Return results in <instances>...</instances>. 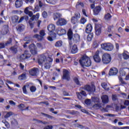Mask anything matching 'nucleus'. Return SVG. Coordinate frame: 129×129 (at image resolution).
<instances>
[{
    "label": "nucleus",
    "mask_w": 129,
    "mask_h": 129,
    "mask_svg": "<svg viewBox=\"0 0 129 129\" xmlns=\"http://www.w3.org/2000/svg\"><path fill=\"white\" fill-rule=\"evenodd\" d=\"M81 95V93H77L78 98H79L80 100H81V99H82V96Z\"/></svg>",
    "instance_id": "nucleus-55"
},
{
    "label": "nucleus",
    "mask_w": 129,
    "mask_h": 129,
    "mask_svg": "<svg viewBox=\"0 0 129 129\" xmlns=\"http://www.w3.org/2000/svg\"><path fill=\"white\" fill-rule=\"evenodd\" d=\"M101 48L105 51H112L113 50V45L110 43H103L101 44Z\"/></svg>",
    "instance_id": "nucleus-6"
},
{
    "label": "nucleus",
    "mask_w": 129,
    "mask_h": 129,
    "mask_svg": "<svg viewBox=\"0 0 129 129\" xmlns=\"http://www.w3.org/2000/svg\"><path fill=\"white\" fill-rule=\"evenodd\" d=\"M71 52L72 54H76L78 52V47L76 44L73 45L71 48Z\"/></svg>",
    "instance_id": "nucleus-20"
},
{
    "label": "nucleus",
    "mask_w": 129,
    "mask_h": 129,
    "mask_svg": "<svg viewBox=\"0 0 129 129\" xmlns=\"http://www.w3.org/2000/svg\"><path fill=\"white\" fill-rule=\"evenodd\" d=\"M33 38L37 39L38 41H42V40H43V37L41 36V35L39 34H35L33 35Z\"/></svg>",
    "instance_id": "nucleus-33"
},
{
    "label": "nucleus",
    "mask_w": 129,
    "mask_h": 129,
    "mask_svg": "<svg viewBox=\"0 0 129 129\" xmlns=\"http://www.w3.org/2000/svg\"><path fill=\"white\" fill-rule=\"evenodd\" d=\"M39 34L41 37H42V38L43 37H44V36H45V35H46V33H45V30H41L39 32Z\"/></svg>",
    "instance_id": "nucleus-48"
},
{
    "label": "nucleus",
    "mask_w": 129,
    "mask_h": 129,
    "mask_svg": "<svg viewBox=\"0 0 129 129\" xmlns=\"http://www.w3.org/2000/svg\"><path fill=\"white\" fill-rule=\"evenodd\" d=\"M18 79L19 80H24L26 79V74H22L19 76Z\"/></svg>",
    "instance_id": "nucleus-41"
},
{
    "label": "nucleus",
    "mask_w": 129,
    "mask_h": 129,
    "mask_svg": "<svg viewBox=\"0 0 129 129\" xmlns=\"http://www.w3.org/2000/svg\"><path fill=\"white\" fill-rule=\"evenodd\" d=\"M128 52H127V51H124V52L123 53V58L125 60H127V59H129V55L128 54Z\"/></svg>",
    "instance_id": "nucleus-34"
},
{
    "label": "nucleus",
    "mask_w": 129,
    "mask_h": 129,
    "mask_svg": "<svg viewBox=\"0 0 129 129\" xmlns=\"http://www.w3.org/2000/svg\"><path fill=\"white\" fill-rule=\"evenodd\" d=\"M108 108H111V106L110 105H107L105 109H104V111H105V112H107V111H108V110L107 109H108Z\"/></svg>",
    "instance_id": "nucleus-59"
},
{
    "label": "nucleus",
    "mask_w": 129,
    "mask_h": 129,
    "mask_svg": "<svg viewBox=\"0 0 129 129\" xmlns=\"http://www.w3.org/2000/svg\"><path fill=\"white\" fill-rule=\"evenodd\" d=\"M95 31L96 35H97V36H99V35L101 34V26L100 25V26L98 27V25H96Z\"/></svg>",
    "instance_id": "nucleus-23"
},
{
    "label": "nucleus",
    "mask_w": 129,
    "mask_h": 129,
    "mask_svg": "<svg viewBox=\"0 0 129 129\" xmlns=\"http://www.w3.org/2000/svg\"><path fill=\"white\" fill-rule=\"evenodd\" d=\"M25 1L26 4H29V3H30V4H34L35 0H25Z\"/></svg>",
    "instance_id": "nucleus-57"
},
{
    "label": "nucleus",
    "mask_w": 129,
    "mask_h": 129,
    "mask_svg": "<svg viewBox=\"0 0 129 129\" xmlns=\"http://www.w3.org/2000/svg\"><path fill=\"white\" fill-rule=\"evenodd\" d=\"M29 49L32 55H36V54H37V48H36V46H35L34 44H31L29 46Z\"/></svg>",
    "instance_id": "nucleus-16"
},
{
    "label": "nucleus",
    "mask_w": 129,
    "mask_h": 129,
    "mask_svg": "<svg viewBox=\"0 0 129 129\" xmlns=\"http://www.w3.org/2000/svg\"><path fill=\"white\" fill-rule=\"evenodd\" d=\"M11 123H12L13 124H18V121L16 119L13 118L11 120Z\"/></svg>",
    "instance_id": "nucleus-49"
},
{
    "label": "nucleus",
    "mask_w": 129,
    "mask_h": 129,
    "mask_svg": "<svg viewBox=\"0 0 129 129\" xmlns=\"http://www.w3.org/2000/svg\"><path fill=\"white\" fill-rule=\"evenodd\" d=\"M102 62L103 64H109L111 62V56L108 53H104L102 56Z\"/></svg>",
    "instance_id": "nucleus-4"
},
{
    "label": "nucleus",
    "mask_w": 129,
    "mask_h": 129,
    "mask_svg": "<svg viewBox=\"0 0 129 129\" xmlns=\"http://www.w3.org/2000/svg\"><path fill=\"white\" fill-rule=\"evenodd\" d=\"M46 2L48 4H51V5H56L57 0H46Z\"/></svg>",
    "instance_id": "nucleus-39"
},
{
    "label": "nucleus",
    "mask_w": 129,
    "mask_h": 129,
    "mask_svg": "<svg viewBox=\"0 0 129 129\" xmlns=\"http://www.w3.org/2000/svg\"><path fill=\"white\" fill-rule=\"evenodd\" d=\"M68 37L70 46L72 45V41L74 43H78L80 41V36L78 34H76L73 36V32L71 29H69L68 31Z\"/></svg>",
    "instance_id": "nucleus-2"
},
{
    "label": "nucleus",
    "mask_w": 129,
    "mask_h": 129,
    "mask_svg": "<svg viewBox=\"0 0 129 129\" xmlns=\"http://www.w3.org/2000/svg\"><path fill=\"white\" fill-rule=\"evenodd\" d=\"M92 25L90 24H88L86 27V33L90 34V33L92 32Z\"/></svg>",
    "instance_id": "nucleus-22"
},
{
    "label": "nucleus",
    "mask_w": 129,
    "mask_h": 129,
    "mask_svg": "<svg viewBox=\"0 0 129 129\" xmlns=\"http://www.w3.org/2000/svg\"><path fill=\"white\" fill-rule=\"evenodd\" d=\"M101 99L103 103H108L109 99L108 96L105 95L101 97Z\"/></svg>",
    "instance_id": "nucleus-24"
},
{
    "label": "nucleus",
    "mask_w": 129,
    "mask_h": 129,
    "mask_svg": "<svg viewBox=\"0 0 129 129\" xmlns=\"http://www.w3.org/2000/svg\"><path fill=\"white\" fill-rule=\"evenodd\" d=\"M3 123H4V124H5L6 126L7 127H10V124H9V122H8V121H7V120H3L2 121Z\"/></svg>",
    "instance_id": "nucleus-46"
},
{
    "label": "nucleus",
    "mask_w": 129,
    "mask_h": 129,
    "mask_svg": "<svg viewBox=\"0 0 129 129\" xmlns=\"http://www.w3.org/2000/svg\"><path fill=\"white\" fill-rule=\"evenodd\" d=\"M74 80L75 83H76V84H77V85H80V83L79 82V80H78V78H75L74 79Z\"/></svg>",
    "instance_id": "nucleus-50"
},
{
    "label": "nucleus",
    "mask_w": 129,
    "mask_h": 129,
    "mask_svg": "<svg viewBox=\"0 0 129 129\" xmlns=\"http://www.w3.org/2000/svg\"><path fill=\"white\" fill-rule=\"evenodd\" d=\"M119 74L121 76H125L126 73L124 71V69H120L119 71Z\"/></svg>",
    "instance_id": "nucleus-38"
},
{
    "label": "nucleus",
    "mask_w": 129,
    "mask_h": 129,
    "mask_svg": "<svg viewBox=\"0 0 129 129\" xmlns=\"http://www.w3.org/2000/svg\"><path fill=\"white\" fill-rule=\"evenodd\" d=\"M118 73V70L116 68H111L109 72V76H115Z\"/></svg>",
    "instance_id": "nucleus-13"
},
{
    "label": "nucleus",
    "mask_w": 129,
    "mask_h": 129,
    "mask_svg": "<svg viewBox=\"0 0 129 129\" xmlns=\"http://www.w3.org/2000/svg\"><path fill=\"white\" fill-rule=\"evenodd\" d=\"M105 116H111V117L116 116V115L112 114H105Z\"/></svg>",
    "instance_id": "nucleus-60"
},
{
    "label": "nucleus",
    "mask_w": 129,
    "mask_h": 129,
    "mask_svg": "<svg viewBox=\"0 0 129 129\" xmlns=\"http://www.w3.org/2000/svg\"><path fill=\"white\" fill-rule=\"evenodd\" d=\"M55 27L53 24H50L48 26L47 30L49 31V35L51 36V37L56 38V33H54L55 31Z\"/></svg>",
    "instance_id": "nucleus-7"
},
{
    "label": "nucleus",
    "mask_w": 129,
    "mask_h": 129,
    "mask_svg": "<svg viewBox=\"0 0 129 129\" xmlns=\"http://www.w3.org/2000/svg\"><path fill=\"white\" fill-rule=\"evenodd\" d=\"M80 63L82 67H89L91 66V60L87 55H84L80 60Z\"/></svg>",
    "instance_id": "nucleus-3"
},
{
    "label": "nucleus",
    "mask_w": 129,
    "mask_h": 129,
    "mask_svg": "<svg viewBox=\"0 0 129 129\" xmlns=\"http://www.w3.org/2000/svg\"><path fill=\"white\" fill-rule=\"evenodd\" d=\"M85 103L87 104V105H90L91 103V101L90 99H87L85 101Z\"/></svg>",
    "instance_id": "nucleus-51"
},
{
    "label": "nucleus",
    "mask_w": 129,
    "mask_h": 129,
    "mask_svg": "<svg viewBox=\"0 0 129 129\" xmlns=\"http://www.w3.org/2000/svg\"><path fill=\"white\" fill-rule=\"evenodd\" d=\"M10 50L14 53L15 54H16V53H17V52H18V49H17V47H12L11 48H10Z\"/></svg>",
    "instance_id": "nucleus-42"
},
{
    "label": "nucleus",
    "mask_w": 129,
    "mask_h": 129,
    "mask_svg": "<svg viewBox=\"0 0 129 129\" xmlns=\"http://www.w3.org/2000/svg\"><path fill=\"white\" fill-rule=\"evenodd\" d=\"M84 5L83 4V3H81V2H78L77 3V5L76 6V8L77 9H78V8H79L80 7H83Z\"/></svg>",
    "instance_id": "nucleus-44"
},
{
    "label": "nucleus",
    "mask_w": 129,
    "mask_h": 129,
    "mask_svg": "<svg viewBox=\"0 0 129 129\" xmlns=\"http://www.w3.org/2000/svg\"><path fill=\"white\" fill-rule=\"evenodd\" d=\"M80 13L77 12L75 14V16L72 17L71 22L73 25H75L78 23L79 19H80Z\"/></svg>",
    "instance_id": "nucleus-8"
},
{
    "label": "nucleus",
    "mask_w": 129,
    "mask_h": 129,
    "mask_svg": "<svg viewBox=\"0 0 129 129\" xmlns=\"http://www.w3.org/2000/svg\"><path fill=\"white\" fill-rule=\"evenodd\" d=\"M8 33H9V26H5L2 29V34L3 35H7Z\"/></svg>",
    "instance_id": "nucleus-27"
},
{
    "label": "nucleus",
    "mask_w": 129,
    "mask_h": 129,
    "mask_svg": "<svg viewBox=\"0 0 129 129\" xmlns=\"http://www.w3.org/2000/svg\"><path fill=\"white\" fill-rule=\"evenodd\" d=\"M23 6V1L22 0H17L15 2L16 8H21Z\"/></svg>",
    "instance_id": "nucleus-26"
},
{
    "label": "nucleus",
    "mask_w": 129,
    "mask_h": 129,
    "mask_svg": "<svg viewBox=\"0 0 129 129\" xmlns=\"http://www.w3.org/2000/svg\"><path fill=\"white\" fill-rule=\"evenodd\" d=\"M93 46L94 48H97V47H98V43H97V41H94Z\"/></svg>",
    "instance_id": "nucleus-56"
},
{
    "label": "nucleus",
    "mask_w": 129,
    "mask_h": 129,
    "mask_svg": "<svg viewBox=\"0 0 129 129\" xmlns=\"http://www.w3.org/2000/svg\"><path fill=\"white\" fill-rule=\"evenodd\" d=\"M36 45L37 48H38V49H40V50H43V49L45 48V44L44 43H38L36 44Z\"/></svg>",
    "instance_id": "nucleus-31"
},
{
    "label": "nucleus",
    "mask_w": 129,
    "mask_h": 129,
    "mask_svg": "<svg viewBox=\"0 0 129 129\" xmlns=\"http://www.w3.org/2000/svg\"><path fill=\"white\" fill-rule=\"evenodd\" d=\"M101 10H102V8L101 6H96L95 8H94L93 10V13L94 16H97L101 12Z\"/></svg>",
    "instance_id": "nucleus-18"
},
{
    "label": "nucleus",
    "mask_w": 129,
    "mask_h": 129,
    "mask_svg": "<svg viewBox=\"0 0 129 129\" xmlns=\"http://www.w3.org/2000/svg\"><path fill=\"white\" fill-rule=\"evenodd\" d=\"M62 79L69 81L70 80V73L69 71L67 70H63Z\"/></svg>",
    "instance_id": "nucleus-12"
},
{
    "label": "nucleus",
    "mask_w": 129,
    "mask_h": 129,
    "mask_svg": "<svg viewBox=\"0 0 129 129\" xmlns=\"http://www.w3.org/2000/svg\"><path fill=\"white\" fill-rule=\"evenodd\" d=\"M66 24H67V21L63 18H59L56 22V25L57 26H65Z\"/></svg>",
    "instance_id": "nucleus-17"
},
{
    "label": "nucleus",
    "mask_w": 129,
    "mask_h": 129,
    "mask_svg": "<svg viewBox=\"0 0 129 129\" xmlns=\"http://www.w3.org/2000/svg\"><path fill=\"white\" fill-rule=\"evenodd\" d=\"M75 126H76V127H78V128H81V129L84 128V126H83V125H81L80 124H76Z\"/></svg>",
    "instance_id": "nucleus-47"
},
{
    "label": "nucleus",
    "mask_w": 129,
    "mask_h": 129,
    "mask_svg": "<svg viewBox=\"0 0 129 129\" xmlns=\"http://www.w3.org/2000/svg\"><path fill=\"white\" fill-rule=\"evenodd\" d=\"M17 31L19 32H22V31H23V30H25V26L23 25H19L17 27Z\"/></svg>",
    "instance_id": "nucleus-32"
},
{
    "label": "nucleus",
    "mask_w": 129,
    "mask_h": 129,
    "mask_svg": "<svg viewBox=\"0 0 129 129\" xmlns=\"http://www.w3.org/2000/svg\"><path fill=\"white\" fill-rule=\"evenodd\" d=\"M93 59L96 63L101 62V58H100V57L99 56V51L98 50L96 52L95 55L93 56Z\"/></svg>",
    "instance_id": "nucleus-15"
},
{
    "label": "nucleus",
    "mask_w": 129,
    "mask_h": 129,
    "mask_svg": "<svg viewBox=\"0 0 129 129\" xmlns=\"http://www.w3.org/2000/svg\"><path fill=\"white\" fill-rule=\"evenodd\" d=\"M30 75L31 76H37V72H38V68H33L29 71Z\"/></svg>",
    "instance_id": "nucleus-19"
},
{
    "label": "nucleus",
    "mask_w": 129,
    "mask_h": 129,
    "mask_svg": "<svg viewBox=\"0 0 129 129\" xmlns=\"http://www.w3.org/2000/svg\"><path fill=\"white\" fill-rule=\"evenodd\" d=\"M26 86H24L22 88V90H23V93H24V94H27V88H26Z\"/></svg>",
    "instance_id": "nucleus-52"
},
{
    "label": "nucleus",
    "mask_w": 129,
    "mask_h": 129,
    "mask_svg": "<svg viewBox=\"0 0 129 129\" xmlns=\"http://www.w3.org/2000/svg\"><path fill=\"white\" fill-rule=\"evenodd\" d=\"M124 105L128 106L129 105V101L128 100H125L124 103Z\"/></svg>",
    "instance_id": "nucleus-64"
},
{
    "label": "nucleus",
    "mask_w": 129,
    "mask_h": 129,
    "mask_svg": "<svg viewBox=\"0 0 129 129\" xmlns=\"http://www.w3.org/2000/svg\"><path fill=\"white\" fill-rule=\"evenodd\" d=\"M86 22H87V20L86 19H85V18H84V17L81 18V19L80 20L81 24L84 25V24H85V23H86Z\"/></svg>",
    "instance_id": "nucleus-43"
},
{
    "label": "nucleus",
    "mask_w": 129,
    "mask_h": 129,
    "mask_svg": "<svg viewBox=\"0 0 129 129\" xmlns=\"http://www.w3.org/2000/svg\"><path fill=\"white\" fill-rule=\"evenodd\" d=\"M61 17H62V15L60 14V13H56L53 14V19L54 21L58 20V19L61 18Z\"/></svg>",
    "instance_id": "nucleus-29"
},
{
    "label": "nucleus",
    "mask_w": 129,
    "mask_h": 129,
    "mask_svg": "<svg viewBox=\"0 0 129 129\" xmlns=\"http://www.w3.org/2000/svg\"><path fill=\"white\" fill-rule=\"evenodd\" d=\"M125 31L126 33H129V26H126V27L125 28Z\"/></svg>",
    "instance_id": "nucleus-63"
},
{
    "label": "nucleus",
    "mask_w": 129,
    "mask_h": 129,
    "mask_svg": "<svg viewBox=\"0 0 129 129\" xmlns=\"http://www.w3.org/2000/svg\"><path fill=\"white\" fill-rule=\"evenodd\" d=\"M57 34L59 36H62L66 34V30L63 28H59L57 31Z\"/></svg>",
    "instance_id": "nucleus-25"
},
{
    "label": "nucleus",
    "mask_w": 129,
    "mask_h": 129,
    "mask_svg": "<svg viewBox=\"0 0 129 129\" xmlns=\"http://www.w3.org/2000/svg\"><path fill=\"white\" fill-rule=\"evenodd\" d=\"M44 129H53V126L52 125H47L44 127Z\"/></svg>",
    "instance_id": "nucleus-58"
},
{
    "label": "nucleus",
    "mask_w": 129,
    "mask_h": 129,
    "mask_svg": "<svg viewBox=\"0 0 129 129\" xmlns=\"http://www.w3.org/2000/svg\"><path fill=\"white\" fill-rule=\"evenodd\" d=\"M52 62L53 59L50 57H48L46 61H45L44 63V68L45 69H49L50 67H51V64H52Z\"/></svg>",
    "instance_id": "nucleus-10"
},
{
    "label": "nucleus",
    "mask_w": 129,
    "mask_h": 129,
    "mask_svg": "<svg viewBox=\"0 0 129 129\" xmlns=\"http://www.w3.org/2000/svg\"><path fill=\"white\" fill-rule=\"evenodd\" d=\"M30 90L31 92H35L36 90H37V88H36V87L32 86L30 87Z\"/></svg>",
    "instance_id": "nucleus-45"
},
{
    "label": "nucleus",
    "mask_w": 129,
    "mask_h": 129,
    "mask_svg": "<svg viewBox=\"0 0 129 129\" xmlns=\"http://www.w3.org/2000/svg\"><path fill=\"white\" fill-rule=\"evenodd\" d=\"M92 101L95 103L93 107H97V108H100L101 107V104L99 103V99L98 98H92Z\"/></svg>",
    "instance_id": "nucleus-11"
},
{
    "label": "nucleus",
    "mask_w": 129,
    "mask_h": 129,
    "mask_svg": "<svg viewBox=\"0 0 129 129\" xmlns=\"http://www.w3.org/2000/svg\"><path fill=\"white\" fill-rule=\"evenodd\" d=\"M14 114V113L13 112H6V115L4 116L5 118H9V117H10Z\"/></svg>",
    "instance_id": "nucleus-36"
},
{
    "label": "nucleus",
    "mask_w": 129,
    "mask_h": 129,
    "mask_svg": "<svg viewBox=\"0 0 129 129\" xmlns=\"http://www.w3.org/2000/svg\"><path fill=\"white\" fill-rule=\"evenodd\" d=\"M18 59L19 60H27V59H29L31 58V54L28 50H25L23 54L18 55L17 56Z\"/></svg>",
    "instance_id": "nucleus-5"
},
{
    "label": "nucleus",
    "mask_w": 129,
    "mask_h": 129,
    "mask_svg": "<svg viewBox=\"0 0 129 129\" xmlns=\"http://www.w3.org/2000/svg\"><path fill=\"white\" fill-rule=\"evenodd\" d=\"M12 43V38H10L9 41H8L5 44V43H0V49H4L5 48V46H8L10 45V44Z\"/></svg>",
    "instance_id": "nucleus-21"
},
{
    "label": "nucleus",
    "mask_w": 129,
    "mask_h": 129,
    "mask_svg": "<svg viewBox=\"0 0 129 129\" xmlns=\"http://www.w3.org/2000/svg\"><path fill=\"white\" fill-rule=\"evenodd\" d=\"M24 13L26 15H28L29 17H32L29 20L28 24L30 26V28L33 29L34 28V24L35 23L34 21H37V20H39L40 14H39V13H37L36 15H33V12L29 11V7H27L25 9Z\"/></svg>",
    "instance_id": "nucleus-1"
},
{
    "label": "nucleus",
    "mask_w": 129,
    "mask_h": 129,
    "mask_svg": "<svg viewBox=\"0 0 129 129\" xmlns=\"http://www.w3.org/2000/svg\"><path fill=\"white\" fill-rule=\"evenodd\" d=\"M101 86L105 90H109V85L107 84L106 83H102Z\"/></svg>",
    "instance_id": "nucleus-28"
},
{
    "label": "nucleus",
    "mask_w": 129,
    "mask_h": 129,
    "mask_svg": "<svg viewBox=\"0 0 129 129\" xmlns=\"http://www.w3.org/2000/svg\"><path fill=\"white\" fill-rule=\"evenodd\" d=\"M9 103L11 105H16V103L15 102H14V101H13V100L9 101Z\"/></svg>",
    "instance_id": "nucleus-61"
},
{
    "label": "nucleus",
    "mask_w": 129,
    "mask_h": 129,
    "mask_svg": "<svg viewBox=\"0 0 129 129\" xmlns=\"http://www.w3.org/2000/svg\"><path fill=\"white\" fill-rule=\"evenodd\" d=\"M47 56H48L47 53H44V54H41L39 58L38 59V63L40 65L47 61V58H48V57H47Z\"/></svg>",
    "instance_id": "nucleus-9"
},
{
    "label": "nucleus",
    "mask_w": 129,
    "mask_h": 129,
    "mask_svg": "<svg viewBox=\"0 0 129 129\" xmlns=\"http://www.w3.org/2000/svg\"><path fill=\"white\" fill-rule=\"evenodd\" d=\"M104 19L106 21H109V20H110V19H111V15L109 13H107L105 15Z\"/></svg>",
    "instance_id": "nucleus-37"
},
{
    "label": "nucleus",
    "mask_w": 129,
    "mask_h": 129,
    "mask_svg": "<svg viewBox=\"0 0 129 129\" xmlns=\"http://www.w3.org/2000/svg\"><path fill=\"white\" fill-rule=\"evenodd\" d=\"M62 45H63V42L61 40H59L55 43V46L57 47H62Z\"/></svg>",
    "instance_id": "nucleus-35"
},
{
    "label": "nucleus",
    "mask_w": 129,
    "mask_h": 129,
    "mask_svg": "<svg viewBox=\"0 0 129 129\" xmlns=\"http://www.w3.org/2000/svg\"><path fill=\"white\" fill-rule=\"evenodd\" d=\"M84 90H86L88 92H94L95 91V86L92 85L91 87L89 85H86L84 87Z\"/></svg>",
    "instance_id": "nucleus-14"
},
{
    "label": "nucleus",
    "mask_w": 129,
    "mask_h": 129,
    "mask_svg": "<svg viewBox=\"0 0 129 129\" xmlns=\"http://www.w3.org/2000/svg\"><path fill=\"white\" fill-rule=\"evenodd\" d=\"M41 115H43V116H45V117H48V118H52V116L47 114L41 113Z\"/></svg>",
    "instance_id": "nucleus-53"
},
{
    "label": "nucleus",
    "mask_w": 129,
    "mask_h": 129,
    "mask_svg": "<svg viewBox=\"0 0 129 129\" xmlns=\"http://www.w3.org/2000/svg\"><path fill=\"white\" fill-rule=\"evenodd\" d=\"M92 38H93V34H89L87 37V40L88 41V42H90V41H92Z\"/></svg>",
    "instance_id": "nucleus-40"
},
{
    "label": "nucleus",
    "mask_w": 129,
    "mask_h": 129,
    "mask_svg": "<svg viewBox=\"0 0 129 129\" xmlns=\"http://www.w3.org/2000/svg\"><path fill=\"white\" fill-rule=\"evenodd\" d=\"M12 21L13 23H19V16L16 15L12 16Z\"/></svg>",
    "instance_id": "nucleus-30"
},
{
    "label": "nucleus",
    "mask_w": 129,
    "mask_h": 129,
    "mask_svg": "<svg viewBox=\"0 0 129 129\" xmlns=\"http://www.w3.org/2000/svg\"><path fill=\"white\" fill-rule=\"evenodd\" d=\"M42 16L43 18H47V17H48V14H47L46 11H44L42 13Z\"/></svg>",
    "instance_id": "nucleus-54"
},
{
    "label": "nucleus",
    "mask_w": 129,
    "mask_h": 129,
    "mask_svg": "<svg viewBox=\"0 0 129 129\" xmlns=\"http://www.w3.org/2000/svg\"><path fill=\"white\" fill-rule=\"evenodd\" d=\"M81 94L82 95H83L84 96H87V94H86V93L84 91H82Z\"/></svg>",
    "instance_id": "nucleus-62"
}]
</instances>
